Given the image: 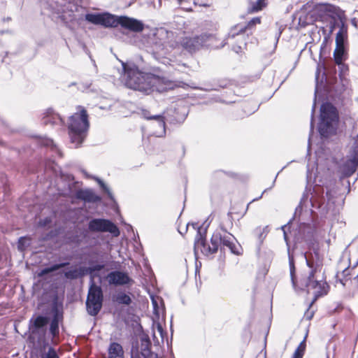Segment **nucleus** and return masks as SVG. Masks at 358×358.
<instances>
[{
    "label": "nucleus",
    "instance_id": "nucleus-1",
    "mask_svg": "<svg viewBox=\"0 0 358 358\" xmlns=\"http://www.w3.org/2000/svg\"><path fill=\"white\" fill-rule=\"evenodd\" d=\"M125 85L129 88L149 94L152 91L163 92L166 90L164 79L151 73L140 71L135 66H127L123 64Z\"/></svg>",
    "mask_w": 358,
    "mask_h": 358
},
{
    "label": "nucleus",
    "instance_id": "nucleus-2",
    "mask_svg": "<svg viewBox=\"0 0 358 358\" xmlns=\"http://www.w3.org/2000/svg\"><path fill=\"white\" fill-rule=\"evenodd\" d=\"M192 226L194 229H198L197 235L194 242V250H200L205 255H210L215 253L218 248L222 249V247L228 248L230 251L236 255H239L240 245H236L235 237L230 233L227 232L223 229V233L216 231L213 233L211 238V245L206 243L205 238L203 236L200 228L197 223H192Z\"/></svg>",
    "mask_w": 358,
    "mask_h": 358
},
{
    "label": "nucleus",
    "instance_id": "nucleus-3",
    "mask_svg": "<svg viewBox=\"0 0 358 358\" xmlns=\"http://www.w3.org/2000/svg\"><path fill=\"white\" fill-rule=\"evenodd\" d=\"M85 20L94 24L107 28L121 25L123 28L134 32H141L144 29L143 23L137 19L127 16H115L108 13H88L85 15Z\"/></svg>",
    "mask_w": 358,
    "mask_h": 358
},
{
    "label": "nucleus",
    "instance_id": "nucleus-4",
    "mask_svg": "<svg viewBox=\"0 0 358 358\" xmlns=\"http://www.w3.org/2000/svg\"><path fill=\"white\" fill-rule=\"evenodd\" d=\"M90 127L87 110L82 106L77 108V112L69 117V130L72 143L76 146L84 141Z\"/></svg>",
    "mask_w": 358,
    "mask_h": 358
},
{
    "label": "nucleus",
    "instance_id": "nucleus-5",
    "mask_svg": "<svg viewBox=\"0 0 358 358\" xmlns=\"http://www.w3.org/2000/svg\"><path fill=\"white\" fill-rule=\"evenodd\" d=\"M306 262L309 268L306 287L308 292H313L315 297L314 299L316 300L318 297L327 294L329 286L323 280H317V278L315 277V274L320 271V266L317 263L310 261L306 257Z\"/></svg>",
    "mask_w": 358,
    "mask_h": 358
},
{
    "label": "nucleus",
    "instance_id": "nucleus-6",
    "mask_svg": "<svg viewBox=\"0 0 358 358\" xmlns=\"http://www.w3.org/2000/svg\"><path fill=\"white\" fill-rule=\"evenodd\" d=\"M320 122L318 130L321 136H328L334 133L338 122V113L336 109L330 103H323L320 109Z\"/></svg>",
    "mask_w": 358,
    "mask_h": 358
},
{
    "label": "nucleus",
    "instance_id": "nucleus-7",
    "mask_svg": "<svg viewBox=\"0 0 358 358\" xmlns=\"http://www.w3.org/2000/svg\"><path fill=\"white\" fill-rule=\"evenodd\" d=\"M103 299L101 287L96 285L92 278L86 301L87 310L90 315L96 316L99 313L102 307Z\"/></svg>",
    "mask_w": 358,
    "mask_h": 358
},
{
    "label": "nucleus",
    "instance_id": "nucleus-8",
    "mask_svg": "<svg viewBox=\"0 0 358 358\" xmlns=\"http://www.w3.org/2000/svg\"><path fill=\"white\" fill-rule=\"evenodd\" d=\"M315 10L322 22H326L330 24V33L334 31L336 24H338L340 27L341 22H343L342 21L339 23L338 22L339 20L338 10L333 5L326 3L319 4L316 6Z\"/></svg>",
    "mask_w": 358,
    "mask_h": 358
},
{
    "label": "nucleus",
    "instance_id": "nucleus-9",
    "mask_svg": "<svg viewBox=\"0 0 358 358\" xmlns=\"http://www.w3.org/2000/svg\"><path fill=\"white\" fill-rule=\"evenodd\" d=\"M348 38V28L343 22H341L340 29L336 36V48L334 51L335 62L341 64L345 59L344 43Z\"/></svg>",
    "mask_w": 358,
    "mask_h": 358
},
{
    "label": "nucleus",
    "instance_id": "nucleus-10",
    "mask_svg": "<svg viewBox=\"0 0 358 358\" xmlns=\"http://www.w3.org/2000/svg\"><path fill=\"white\" fill-rule=\"evenodd\" d=\"M89 229L92 231L110 232L115 237L120 235L117 227L110 220L104 219H92L89 222Z\"/></svg>",
    "mask_w": 358,
    "mask_h": 358
},
{
    "label": "nucleus",
    "instance_id": "nucleus-11",
    "mask_svg": "<svg viewBox=\"0 0 358 358\" xmlns=\"http://www.w3.org/2000/svg\"><path fill=\"white\" fill-rule=\"evenodd\" d=\"M106 279L109 285L115 286L125 285L133 282L127 273L120 271L110 272L107 275Z\"/></svg>",
    "mask_w": 358,
    "mask_h": 358
},
{
    "label": "nucleus",
    "instance_id": "nucleus-12",
    "mask_svg": "<svg viewBox=\"0 0 358 358\" xmlns=\"http://www.w3.org/2000/svg\"><path fill=\"white\" fill-rule=\"evenodd\" d=\"M181 45L189 52H194L203 47V41L201 35L199 36L184 38L181 42Z\"/></svg>",
    "mask_w": 358,
    "mask_h": 358
},
{
    "label": "nucleus",
    "instance_id": "nucleus-13",
    "mask_svg": "<svg viewBox=\"0 0 358 358\" xmlns=\"http://www.w3.org/2000/svg\"><path fill=\"white\" fill-rule=\"evenodd\" d=\"M48 318L45 316L38 315L34 319L30 320L29 329L31 334H39L41 331L44 334L43 328L48 324Z\"/></svg>",
    "mask_w": 358,
    "mask_h": 358
},
{
    "label": "nucleus",
    "instance_id": "nucleus-14",
    "mask_svg": "<svg viewBox=\"0 0 358 358\" xmlns=\"http://www.w3.org/2000/svg\"><path fill=\"white\" fill-rule=\"evenodd\" d=\"M358 166V158H346L341 166V171L345 176H350L354 173Z\"/></svg>",
    "mask_w": 358,
    "mask_h": 358
},
{
    "label": "nucleus",
    "instance_id": "nucleus-15",
    "mask_svg": "<svg viewBox=\"0 0 358 358\" xmlns=\"http://www.w3.org/2000/svg\"><path fill=\"white\" fill-rule=\"evenodd\" d=\"M77 196L86 202L96 203L101 201V197L92 189L80 190L77 193Z\"/></svg>",
    "mask_w": 358,
    "mask_h": 358
},
{
    "label": "nucleus",
    "instance_id": "nucleus-16",
    "mask_svg": "<svg viewBox=\"0 0 358 358\" xmlns=\"http://www.w3.org/2000/svg\"><path fill=\"white\" fill-rule=\"evenodd\" d=\"M202 41H203V47L212 48H219L224 45L222 42H219L216 36L213 34H201Z\"/></svg>",
    "mask_w": 358,
    "mask_h": 358
},
{
    "label": "nucleus",
    "instance_id": "nucleus-17",
    "mask_svg": "<svg viewBox=\"0 0 358 358\" xmlns=\"http://www.w3.org/2000/svg\"><path fill=\"white\" fill-rule=\"evenodd\" d=\"M108 358H124L122 346L116 342L110 344L108 348Z\"/></svg>",
    "mask_w": 358,
    "mask_h": 358
},
{
    "label": "nucleus",
    "instance_id": "nucleus-18",
    "mask_svg": "<svg viewBox=\"0 0 358 358\" xmlns=\"http://www.w3.org/2000/svg\"><path fill=\"white\" fill-rule=\"evenodd\" d=\"M317 170V158H308L307 162V180L310 181L313 177L315 176V171Z\"/></svg>",
    "mask_w": 358,
    "mask_h": 358
},
{
    "label": "nucleus",
    "instance_id": "nucleus-19",
    "mask_svg": "<svg viewBox=\"0 0 358 358\" xmlns=\"http://www.w3.org/2000/svg\"><path fill=\"white\" fill-rule=\"evenodd\" d=\"M143 115L148 120H155L157 121L159 126L162 128V132L157 136H162L165 134V122L162 115L148 116V112L146 110L143 112Z\"/></svg>",
    "mask_w": 358,
    "mask_h": 358
},
{
    "label": "nucleus",
    "instance_id": "nucleus-20",
    "mask_svg": "<svg viewBox=\"0 0 358 358\" xmlns=\"http://www.w3.org/2000/svg\"><path fill=\"white\" fill-rule=\"evenodd\" d=\"M69 264V262H64V263L56 264L52 265L51 266L45 268L43 270H41L40 274H41V275H46L51 272L55 271L61 268H63Z\"/></svg>",
    "mask_w": 358,
    "mask_h": 358
},
{
    "label": "nucleus",
    "instance_id": "nucleus-21",
    "mask_svg": "<svg viewBox=\"0 0 358 358\" xmlns=\"http://www.w3.org/2000/svg\"><path fill=\"white\" fill-rule=\"evenodd\" d=\"M310 203L312 206H314L313 201V196H311L310 199L308 198V195L303 194V197L299 203V205L296 208V211H298L299 210H302L303 208L308 207V203Z\"/></svg>",
    "mask_w": 358,
    "mask_h": 358
},
{
    "label": "nucleus",
    "instance_id": "nucleus-22",
    "mask_svg": "<svg viewBox=\"0 0 358 358\" xmlns=\"http://www.w3.org/2000/svg\"><path fill=\"white\" fill-rule=\"evenodd\" d=\"M88 263L90 265L89 269H90L91 275H94L96 272L103 270L106 266V264L103 263L94 264L92 260H90Z\"/></svg>",
    "mask_w": 358,
    "mask_h": 358
},
{
    "label": "nucleus",
    "instance_id": "nucleus-23",
    "mask_svg": "<svg viewBox=\"0 0 358 358\" xmlns=\"http://www.w3.org/2000/svg\"><path fill=\"white\" fill-rule=\"evenodd\" d=\"M306 338L305 337L303 340L300 343L298 348L296 349L293 358H302L306 349Z\"/></svg>",
    "mask_w": 358,
    "mask_h": 358
},
{
    "label": "nucleus",
    "instance_id": "nucleus-24",
    "mask_svg": "<svg viewBox=\"0 0 358 358\" xmlns=\"http://www.w3.org/2000/svg\"><path fill=\"white\" fill-rule=\"evenodd\" d=\"M50 331L53 337L59 334V320L57 316H55L51 321Z\"/></svg>",
    "mask_w": 358,
    "mask_h": 358
},
{
    "label": "nucleus",
    "instance_id": "nucleus-25",
    "mask_svg": "<svg viewBox=\"0 0 358 358\" xmlns=\"http://www.w3.org/2000/svg\"><path fill=\"white\" fill-rule=\"evenodd\" d=\"M115 301L120 304L129 305L131 302L130 296L124 293H119L116 296Z\"/></svg>",
    "mask_w": 358,
    "mask_h": 358
},
{
    "label": "nucleus",
    "instance_id": "nucleus-26",
    "mask_svg": "<svg viewBox=\"0 0 358 358\" xmlns=\"http://www.w3.org/2000/svg\"><path fill=\"white\" fill-rule=\"evenodd\" d=\"M93 178L99 183L101 188L108 194V197L113 200V196L110 188L100 178L97 177H93Z\"/></svg>",
    "mask_w": 358,
    "mask_h": 358
},
{
    "label": "nucleus",
    "instance_id": "nucleus-27",
    "mask_svg": "<svg viewBox=\"0 0 358 358\" xmlns=\"http://www.w3.org/2000/svg\"><path fill=\"white\" fill-rule=\"evenodd\" d=\"M266 6L265 0H257L252 3L250 10L252 12H258L262 10Z\"/></svg>",
    "mask_w": 358,
    "mask_h": 358
},
{
    "label": "nucleus",
    "instance_id": "nucleus-28",
    "mask_svg": "<svg viewBox=\"0 0 358 358\" xmlns=\"http://www.w3.org/2000/svg\"><path fill=\"white\" fill-rule=\"evenodd\" d=\"M289 271H290V277L292 280V282L293 286H295V266L294 259L292 257H289Z\"/></svg>",
    "mask_w": 358,
    "mask_h": 358
},
{
    "label": "nucleus",
    "instance_id": "nucleus-29",
    "mask_svg": "<svg viewBox=\"0 0 358 358\" xmlns=\"http://www.w3.org/2000/svg\"><path fill=\"white\" fill-rule=\"evenodd\" d=\"M150 345L148 339H142L141 341V350L143 356H147L150 353L149 346Z\"/></svg>",
    "mask_w": 358,
    "mask_h": 358
},
{
    "label": "nucleus",
    "instance_id": "nucleus-30",
    "mask_svg": "<svg viewBox=\"0 0 358 358\" xmlns=\"http://www.w3.org/2000/svg\"><path fill=\"white\" fill-rule=\"evenodd\" d=\"M64 276L67 279H71V280L77 279V278H80L78 268H74V269H71L68 271H66L64 273Z\"/></svg>",
    "mask_w": 358,
    "mask_h": 358
},
{
    "label": "nucleus",
    "instance_id": "nucleus-31",
    "mask_svg": "<svg viewBox=\"0 0 358 358\" xmlns=\"http://www.w3.org/2000/svg\"><path fill=\"white\" fill-rule=\"evenodd\" d=\"M30 244L29 240L26 237H20L18 241L17 248L20 251H23Z\"/></svg>",
    "mask_w": 358,
    "mask_h": 358
},
{
    "label": "nucleus",
    "instance_id": "nucleus-32",
    "mask_svg": "<svg viewBox=\"0 0 358 358\" xmlns=\"http://www.w3.org/2000/svg\"><path fill=\"white\" fill-rule=\"evenodd\" d=\"M351 153L349 157H358V136L356 139L353 140L352 145H351Z\"/></svg>",
    "mask_w": 358,
    "mask_h": 358
},
{
    "label": "nucleus",
    "instance_id": "nucleus-33",
    "mask_svg": "<svg viewBox=\"0 0 358 358\" xmlns=\"http://www.w3.org/2000/svg\"><path fill=\"white\" fill-rule=\"evenodd\" d=\"M43 358H59L56 350L50 347Z\"/></svg>",
    "mask_w": 358,
    "mask_h": 358
},
{
    "label": "nucleus",
    "instance_id": "nucleus-34",
    "mask_svg": "<svg viewBox=\"0 0 358 358\" xmlns=\"http://www.w3.org/2000/svg\"><path fill=\"white\" fill-rule=\"evenodd\" d=\"M78 274H79L80 278H82L88 274L91 275L90 269H89V266L88 267L80 266V267L78 268Z\"/></svg>",
    "mask_w": 358,
    "mask_h": 358
},
{
    "label": "nucleus",
    "instance_id": "nucleus-35",
    "mask_svg": "<svg viewBox=\"0 0 358 358\" xmlns=\"http://www.w3.org/2000/svg\"><path fill=\"white\" fill-rule=\"evenodd\" d=\"M245 27H235L234 28H233L230 32V35L232 36V37H234V36L236 34H238V32H244L245 31Z\"/></svg>",
    "mask_w": 358,
    "mask_h": 358
},
{
    "label": "nucleus",
    "instance_id": "nucleus-36",
    "mask_svg": "<svg viewBox=\"0 0 358 358\" xmlns=\"http://www.w3.org/2000/svg\"><path fill=\"white\" fill-rule=\"evenodd\" d=\"M267 229V227L263 228V229H261L260 227L259 228H257L256 229V233H259V240L260 241L262 242L263 241V239L264 238V236L263 237V234L264 233H266V231Z\"/></svg>",
    "mask_w": 358,
    "mask_h": 358
},
{
    "label": "nucleus",
    "instance_id": "nucleus-37",
    "mask_svg": "<svg viewBox=\"0 0 358 358\" xmlns=\"http://www.w3.org/2000/svg\"><path fill=\"white\" fill-rule=\"evenodd\" d=\"M261 20L259 17H254L252 18L248 24V27L254 26L257 24H260Z\"/></svg>",
    "mask_w": 358,
    "mask_h": 358
},
{
    "label": "nucleus",
    "instance_id": "nucleus-38",
    "mask_svg": "<svg viewBox=\"0 0 358 358\" xmlns=\"http://www.w3.org/2000/svg\"><path fill=\"white\" fill-rule=\"evenodd\" d=\"M350 268L348 266L347 268H345L343 271H342V275L343 277V278H346L348 277H349L350 275Z\"/></svg>",
    "mask_w": 358,
    "mask_h": 358
},
{
    "label": "nucleus",
    "instance_id": "nucleus-39",
    "mask_svg": "<svg viewBox=\"0 0 358 358\" xmlns=\"http://www.w3.org/2000/svg\"><path fill=\"white\" fill-rule=\"evenodd\" d=\"M152 304L154 306V310L155 312H157V303L155 300L152 299Z\"/></svg>",
    "mask_w": 358,
    "mask_h": 358
},
{
    "label": "nucleus",
    "instance_id": "nucleus-40",
    "mask_svg": "<svg viewBox=\"0 0 358 358\" xmlns=\"http://www.w3.org/2000/svg\"><path fill=\"white\" fill-rule=\"evenodd\" d=\"M286 225L285 226H283L282 227V230H283V232H284V238H285V240L287 241V234H286V231L285 230V229L286 228Z\"/></svg>",
    "mask_w": 358,
    "mask_h": 358
},
{
    "label": "nucleus",
    "instance_id": "nucleus-41",
    "mask_svg": "<svg viewBox=\"0 0 358 358\" xmlns=\"http://www.w3.org/2000/svg\"><path fill=\"white\" fill-rule=\"evenodd\" d=\"M313 314L312 313H310V314L307 313L306 315V317H307L308 320H310L313 317Z\"/></svg>",
    "mask_w": 358,
    "mask_h": 358
},
{
    "label": "nucleus",
    "instance_id": "nucleus-42",
    "mask_svg": "<svg viewBox=\"0 0 358 358\" xmlns=\"http://www.w3.org/2000/svg\"><path fill=\"white\" fill-rule=\"evenodd\" d=\"M266 191V189H265V190L262 192V194H261V196H260L259 197L256 198V199H254L251 202H253V201H257L258 199H259L260 198H262V196L263 194H264Z\"/></svg>",
    "mask_w": 358,
    "mask_h": 358
},
{
    "label": "nucleus",
    "instance_id": "nucleus-43",
    "mask_svg": "<svg viewBox=\"0 0 358 358\" xmlns=\"http://www.w3.org/2000/svg\"><path fill=\"white\" fill-rule=\"evenodd\" d=\"M340 282H341V284H343V285H345V279H341V280H340Z\"/></svg>",
    "mask_w": 358,
    "mask_h": 358
},
{
    "label": "nucleus",
    "instance_id": "nucleus-44",
    "mask_svg": "<svg viewBox=\"0 0 358 358\" xmlns=\"http://www.w3.org/2000/svg\"><path fill=\"white\" fill-rule=\"evenodd\" d=\"M158 330L162 333V328L160 325L158 326Z\"/></svg>",
    "mask_w": 358,
    "mask_h": 358
},
{
    "label": "nucleus",
    "instance_id": "nucleus-45",
    "mask_svg": "<svg viewBox=\"0 0 358 358\" xmlns=\"http://www.w3.org/2000/svg\"><path fill=\"white\" fill-rule=\"evenodd\" d=\"M47 222H50V220H48V219H46V220L43 224L45 225Z\"/></svg>",
    "mask_w": 358,
    "mask_h": 358
},
{
    "label": "nucleus",
    "instance_id": "nucleus-46",
    "mask_svg": "<svg viewBox=\"0 0 358 358\" xmlns=\"http://www.w3.org/2000/svg\"><path fill=\"white\" fill-rule=\"evenodd\" d=\"M92 255H98V252H92Z\"/></svg>",
    "mask_w": 358,
    "mask_h": 358
},
{
    "label": "nucleus",
    "instance_id": "nucleus-47",
    "mask_svg": "<svg viewBox=\"0 0 358 358\" xmlns=\"http://www.w3.org/2000/svg\"><path fill=\"white\" fill-rule=\"evenodd\" d=\"M310 125H311V129H313V120H311Z\"/></svg>",
    "mask_w": 358,
    "mask_h": 358
},
{
    "label": "nucleus",
    "instance_id": "nucleus-48",
    "mask_svg": "<svg viewBox=\"0 0 358 358\" xmlns=\"http://www.w3.org/2000/svg\"><path fill=\"white\" fill-rule=\"evenodd\" d=\"M155 358H157V357H156Z\"/></svg>",
    "mask_w": 358,
    "mask_h": 358
}]
</instances>
